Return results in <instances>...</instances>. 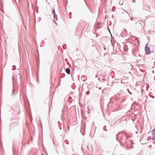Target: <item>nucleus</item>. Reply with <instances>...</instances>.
I'll return each instance as SVG.
<instances>
[{
  "mask_svg": "<svg viewBox=\"0 0 155 155\" xmlns=\"http://www.w3.org/2000/svg\"><path fill=\"white\" fill-rule=\"evenodd\" d=\"M66 72L68 74H70V69L69 68H67L66 69Z\"/></svg>",
  "mask_w": 155,
  "mask_h": 155,
  "instance_id": "obj_3",
  "label": "nucleus"
},
{
  "mask_svg": "<svg viewBox=\"0 0 155 155\" xmlns=\"http://www.w3.org/2000/svg\"><path fill=\"white\" fill-rule=\"evenodd\" d=\"M53 13L54 14V17L55 18V10L54 9H53Z\"/></svg>",
  "mask_w": 155,
  "mask_h": 155,
  "instance_id": "obj_4",
  "label": "nucleus"
},
{
  "mask_svg": "<svg viewBox=\"0 0 155 155\" xmlns=\"http://www.w3.org/2000/svg\"><path fill=\"white\" fill-rule=\"evenodd\" d=\"M145 50L146 53L147 54H149L150 53V48L148 46V44H147L146 45Z\"/></svg>",
  "mask_w": 155,
  "mask_h": 155,
  "instance_id": "obj_1",
  "label": "nucleus"
},
{
  "mask_svg": "<svg viewBox=\"0 0 155 155\" xmlns=\"http://www.w3.org/2000/svg\"><path fill=\"white\" fill-rule=\"evenodd\" d=\"M152 137L153 140L155 139V129H153L152 131Z\"/></svg>",
  "mask_w": 155,
  "mask_h": 155,
  "instance_id": "obj_2",
  "label": "nucleus"
}]
</instances>
